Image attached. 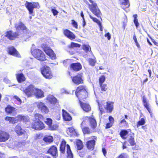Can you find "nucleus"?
Masks as SVG:
<instances>
[{
	"mask_svg": "<svg viewBox=\"0 0 158 158\" xmlns=\"http://www.w3.org/2000/svg\"><path fill=\"white\" fill-rule=\"evenodd\" d=\"M75 94L77 98L80 105L81 108L85 112H89L91 110L90 105L83 102L89 98L88 89L85 85H81L77 86L75 91Z\"/></svg>",
	"mask_w": 158,
	"mask_h": 158,
	"instance_id": "f257e3e1",
	"label": "nucleus"
},
{
	"mask_svg": "<svg viewBox=\"0 0 158 158\" xmlns=\"http://www.w3.org/2000/svg\"><path fill=\"white\" fill-rule=\"evenodd\" d=\"M34 122L31 125V127L33 129L40 130L45 128L44 124L40 121V120L44 119L43 115L39 113H36L34 114Z\"/></svg>",
	"mask_w": 158,
	"mask_h": 158,
	"instance_id": "f03ea898",
	"label": "nucleus"
},
{
	"mask_svg": "<svg viewBox=\"0 0 158 158\" xmlns=\"http://www.w3.org/2000/svg\"><path fill=\"white\" fill-rule=\"evenodd\" d=\"M88 122L91 129L95 131L97 124V121L94 116H85L83 118L82 122V124L83 125H87Z\"/></svg>",
	"mask_w": 158,
	"mask_h": 158,
	"instance_id": "7ed1b4c3",
	"label": "nucleus"
},
{
	"mask_svg": "<svg viewBox=\"0 0 158 158\" xmlns=\"http://www.w3.org/2000/svg\"><path fill=\"white\" fill-rule=\"evenodd\" d=\"M31 53L35 59L40 61L43 62L47 60L45 54L40 49H34L31 50Z\"/></svg>",
	"mask_w": 158,
	"mask_h": 158,
	"instance_id": "20e7f679",
	"label": "nucleus"
},
{
	"mask_svg": "<svg viewBox=\"0 0 158 158\" xmlns=\"http://www.w3.org/2000/svg\"><path fill=\"white\" fill-rule=\"evenodd\" d=\"M40 72L43 76L46 79H50L53 76L50 68L48 66L44 65L41 68Z\"/></svg>",
	"mask_w": 158,
	"mask_h": 158,
	"instance_id": "39448f33",
	"label": "nucleus"
},
{
	"mask_svg": "<svg viewBox=\"0 0 158 158\" xmlns=\"http://www.w3.org/2000/svg\"><path fill=\"white\" fill-rule=\"evenodd\" d=\"M71 78L72 82L77 85L84 83L83 73H78L76 75L71 77Z\"/></svg>",
	"mask_w": 158,
	"mask_h": 158,
	"instance_id": "423d86ee",
	"label": "nucleus"
},
{
	"mask_svg": "<svg viewBox=\"0 0 158 158\" xmlns=\"http://www.w3.org/2000/svg\"><path fill=\"white\" fill-rule=\"evenodd\" d=\"M41 47L44 52L52 59L54 60L56 59V55L54 53V51L50 47H48L46 44H43L41 45Z\"/></svg>",
	"mask_w": 158,
	"mask_h": 158,
	"instance_id": "0eeeda50",
	"label": "nucleus"
},
{
	"mask_svg": "<svg viewBox=\"0 0 158 158\" xmlns=\"http://www.w3.org/2000/svg\"><path fill=\"white\" fill-rule=\"evenodd\" d=\"M25 6L30 15L33 14L34 9L40 7L39 4L37 2H29L27 1H26Z\"/></svg>",
	"mask_w": 158,
	"mask_h": 158,
	"instance_id": "6e6552de",
	"label": "nucleus"
},
{
	"mask_svg": "<svg viewBox=\"0 0 158 158\" xmlns=\"http://www.w3.org/2000/svg\"><path fill=\"white\" fill-rule=\"evenodd\" d=\"M20 34L19 32H13L12 30L7 31L5 33L4 36L10 40H13L19 37Z\"/></svg>",
	"mask_w": 158,
	"mask_h": 158,
	"instance_id": "1a4fd4ad",
	"label": "nucleus"
},
{
	"mask_svg": "<svg viewBox=\"0 0 158 158\" xmlns=\"http://www.w3.org/2000/svg\"><path fill=\"white\" fill-rule=\"evenodd\" d=\"M92 3L91 4H89V10L94 15L97 17L100 18L101 20H102L101 16L102 13L97 6L96 3Z\"/></svg>",
	"mask_w": 158,
	"mask_h": 158,
	"instance_id": "9d476101",
	"label": "nucleus"
},
{
	"mask_svg": "<svg viewBox=\"0 0 158 158\" xmlns=\"http://www.w3.org/2000/svg\"><path fill=\"white\" fill-rule=\"evenodd\" d=\"M52 122V120L51 118H48L46 119L44 122L48 126L50 130L55 131L57 130L59 127L58 124L57 123L53 124Z\"/></svg>",
	"mask_w": 158,
	"mask_h": 158,
	"instance_id": "9b49d317",
	"label": "nucleus"
},
{
	"mask_svg": "<svg viewBox=\"0 0 158 158\" xmlns=\"http://www.w3.org/2000/svg\"><path fill=\"white\" fill-rule=\"evenodd\" d=\"M35 88L34 85L30 84L25 89L22 90V91L27 97H30L34 96Z\"/></svg>",
	"mask_w": 158,
	"mask_h": 158,
	"instance_id": "f8f14e48",
	"label": "nucleus"
},
{
	"mask_svg": "<svg viewBox=\"0 0 158 158\" xmlns=\"http://www.w3.org/2000/svg\"><path fill=\"white\" fill-rule=\"evenodd\" d=\"M8 53L15 57L20 58L21 55L18 51L13 46H10L7 48Z\"/></svg>",
	"mask_w": 158,
	"mask_h": 158,
	"instance_id": "ddd939ff",
	"label": "nucleus"
},
{
	"mask_svg": "<svg viewBox=\"0 0 158 158\" xmlns=\"http://www.w3.org/2000/svg\"><path fill=\"white\" fill-rule=\"evenodd\" d=\"M71 70L77 72L80 71L82 69L81 64L79 62L73 63L71 64L69 66Z\"/></svg>",
	"mask_w": 158,
	"mask_h": 158,
	"instance_id": "4468645a",
	"label": "nucleus"
},
{
	"mask_svg": "<svg viewBox=\"0 0 158 158\" xmlns=\"http://www.w3.org/2000/svg\"><path fill=\"white\" fill-rule=\"evenodd\" d=\"M10 138V135L8 132L0 130V142H5Z\"/></svg>",
	"mask_w": 158,
	"mask_h": 158,
	"instance_id": "2eb2a0df",
	"label": "nucleus"
},
{
	"mask_svg": "<svg viewBox=\"0 0 158 158\" xmlns=\"http://www.w3.org/2000/svg\"><path fill=\"white\" fill-rule=\"evenodd\" d=\"M90 137L93 139L87 141L86 143V146L88 149L93 150L94 148L96 142L95 140L96 139L97 137L95 136H91Z\"/></svg>",
	"mask_w": 158,
	"mask_h": 158,
	"instance_id": "dca6fc26",
	"label": "nucleus"
},
{
	"mask_svg": "<svg viewBox=\"0 0 158 158\" xmlns=\"http://www.w3.org/2000/svg\"><path fill=\"white\" fill-rule=\"evenodd\" d=\"M47 152L53 157H56L58 156L57 148L56 146L54 145L49 147Z\"/></svg>",
	"mask_w": 158,
	"mask_h": 158,
	"instance_id": "f3484780",
	"label": "nucleus"
},
{
	"mask_svg": "<svg viewBox=\"0 0 158 158\" xmlns=\"http://www.w3.org/2000/svg\"><path fill=\"white\" fill-rule=\"evenodd\" d=\"M37 107L42 112L47 114L49 112V109L45 104L42 102H40L36 103Z\"/></svg>",
	"mask_w": 158,
	"mask_h": 158,
	"instance_id": "a211bd4d",
	"label": "nucleus"
},
{
	"mask_svg": "<svg viewBox=\"0 0 158 158\" xmlns=\"http://www.w3.org/2000/svg\"><path fill=\"white\" fill-rule=\"evenodd\" d=\"M15 131L18 136H20L22 135H26V138H27V134L26 132L22 128L20 125L18 124L16 126L15 129Z\"/></svg>",
	"mask_w": 158,
	"mask_h": 158,
	"instance_id": "6ab92c4d",
	"label": "nucleus"
},
{
	"mask_svg": "<svg viewBox=\"0 0 158 158\" xmlns=\"http://www.w3.org/2000/svg\"><path fill=\"white\" fill-rule=\"evenodd\" d=\"M66 132L70 136H78L79 135L78 131L72 127L68 128L66 130Z\"/></svg>",
	"mask_w": 158,
	"mask_h": 158,
	"instance_id": "aec40b11",
	"label": "nucleus"
},
{
	"mask_svg": "<svg viewBox=\"0 0 158 158\" xmlns=\"http://www.w3.org/2000/svg\"><path fill=\"white\" fill-rule=\"evenodd\" d=\"M87 125H83L81 123V127L84 134H89L93 132H95V131L91 130L89 127L85 126Z\"/></svg>",
	"mask_w": 158,
	"mask_h": 158,
	"instance_id": "412c9836",
	"label": "nucleus"
},
{
	"mask_svg": "<svg viewBox=\"0 0 158 158\" xmlns=\"http://www.w3.org/2000/svg\"><path fill=\"white\" fill-rule=\"evenodd\" d=\"M34 95L39 98H42L44 97V93L41 89L35 88Z\"/></svg>",
	"mask_w": 158,
	"mask_h": 158,
	"instance_id": "4be33fe9",
	"label": "nucleus"
},
{
	"mask_svg": "<svg viewBox=\"0 0 158 158\" xmlns=\"http://www.w3.org/2000/svg\"><path fill=\"white\" fill-rule=\"evenodd\" d=\"M64 35L71 40H73L76 38L75 35L71 31L68 29H65L63 31Z\"/></svg>",
	"mask_w": 158,
	"mask_h": 158,
	"instance_id": "5701e85b",
	"label": "nucleus"
},
{
	"mask_svg": "<svg viewBox=\"0 0 158 158\" xmlns=\"http://www.w3.org/2000/svg\"><path fill=\"white\" fill-rule=\"evenodd\" d=\"M62 116L64 121H67L72 120V117L69 113L64 109L62 110Z\"/></svg>",
	"mask_w": 158,
	"mask_h": 158,
	"instance_id": "b1692460",
	"label": "nucleus"
},
{
	"mask_svg": "<svg viewBox=\"0 0 158 158\" xmlns=\"http://www.w3.org/2000/svg\"><path fill=\"white\" fill-rule=\"evenodd\" d=\"M46 99L51 104L53 105H59L57 99L51 95L48 96Z\"/></svg>",
	"mask_w": 158,
	"mask_h": 158,
	"instance_id": "393cba45",
	"label": "nucleus"
},
{
	"mask_svg": "<svg viewBox=\"0 0 158 158\" xmlns=\"http://www.w3.org/2000/svg\"><path fill=\"white\" fill-rule=\"evenodd\" d=\"M17 123L19 122L23 121V122H28L29 120V118L27 115H23L19 114L16 116Z\"/></svg>",
	"mask_w": 158,
	"mask_h": 158,
	"instance_id": "a878e982",
	"label": "nucleus"
},
{
	"mask_svg": "<svg viewBox=\"0 0 158 158\" xmlns=\"http://www.w3.org/2000/svg\"><path fill=\"white\" fill-rule=\"evenodd\" d=\"M16 77L17 80L19 83H21L26 81V78L23 73L17 74Z\"/></svg>",
	"mask_w": 158,
	"mask_h": 158,
	"instance_id": "bb28decb",
	"label": "nucleus"
},
{
	"mask_svg": "<svg viewBox=\"0 0 158 158\" xmlns=\"http://www.w3.org/2000/svg\"><path fill=\"white\" fill-rule=\"evenodd\" d=\"M15 28L17 31H27V27L22 22H19L18 24H15Z\"/></svg>",
	"mask_w": 158,
	"mask_h": 158,
	"instance_id": "cd10ccee",
	"label": "nucleus"
},
{
	"mask_svg": "<svg viewBox=\"0 0 158 158\" xmlns=\"http://www.w3.org/2000/svg\"><path fill=\"white\" fill-rule=\"evenodd\" d=\"M5 120L9 124H15L17 123V118L16 117L6 116L5 118Z\"/></svg>",
	"mask_w": 158,
	"mask_h": 158,
	"instance_id": "c85d7f7f",
	"label": "nucleus"
},
{
	"mask_svg": "<svg viewBox=\"0 0 158 158\" xmlns=\"http://www.w3.org/2000/svg\"><path fill=\"white\" fill-rule=\"evenodd\" d=\"M106 109L107 112L111 113L113 109L114 102H106Z\"/></svg>",
	"mask_w": 158,
	"mask_h": 158,
	"instance_id": "c756f323",
	"label": "nucleus"
},
{
	"mask_svg": "<svg viewBox=\"0 0 158 158\" xmlns=\"http://www.w3.org/2000/svg\"><path fill=\"white\" fill-rule=\"evenodd\" d=\"M16 110L15 108L10 105H7L5 108V111L7 114H11Z\"/></svg>",
	"mask_w": 158,
	"mask_h": 158,
	"instance_id": "7c9ffc66",
	"label": "nucleus"
},
{
	"mask_svg": "<svg viewBox=\"0 0 158 158\" xmlns=\"http://www.w3.org/2000/svg\"><path fill=\"white\" fill-rule=\"evenodd\" d=\"M44 141L47 144L52 143L54 140L53 138L51 135H46L43 138Z\"/></svg>",
	"mask_w": 158,
	"mask_h": 158,
	"instance_id": "2f4dec72",
	"label": "nucleus"
},
{
	"mask_svg": "<svg viewBox=\"0 0 158 158\" xmlns=\"http://www.w3.org/2000/svg\"><path fill=\"white\" fill-rule=\"evenodd\" d=\"M128 130L131 131V133L130 134V136L128 140V142L130 143L131 146H134L135 145L136 143L134 139V133L131 132V130L130 129Z\"/></svg>",
	"mask_w": 158,
	"mask_h": 158,
	"instance_id": "473e14b6",
	"label": "nucleus"
},
{
	"mask_svg": "<svg viewBox=\"0 0 158 158\" xmlns=\"http://www.w3.org/2000/svg\"><path fill=\"white\" fill-rule=\"evenodd\" d=\"M66 142L64 139H62L60 144L59 150L61 153L64 154L65 152V148Z\"/></svg>",
	"mask_w": 158,
	"mask_h": 158,
	"instance_id": "72a5a7b5",
	"label": "nucleus"
},
{
	"mask_svg": "<svg viewBox=\"0 0 158 158\" xmlns=\"http://www.w3.org/2000/svg\"><path fill=\"white\" fill-rule=\"evenodd\" d=\"M142 102L144 106L147 110L149 113H151V110L149 106V104L147 100V99L144 96H143L142 98Z\"/></svg>",
	"mask_w": 158,
	"mask_h": 158,
	"instance_id": "f704fd0d",
	"label": "nucleus"
},
{
	"mask_svg": "<svg viewBox=\"0 0 158 158\" xmlns=\"http://www.w3.org/2000/svg\"><path fill=\"white\" fill-rule=\"evenodd\" d=\"M108 119L109 120V122L106 124L105 127V128L106 129L110 128L113 125L114 122V118L111 116H109L108 118Z\"/></svg>",
	"mask_w": 158,
	"mask_h": 158,
	"instance_id": "c9c22d12",
	"label": "nucleus"
},
{
	"mask_svg": "<svg viewBox=\"0 0 158 158\" xmlns=\"http://www.w3.org/2000/svg\"><path fill=\"white\" fill-rule=\"evenodd\" d=\"M129 131H128L126 130H121L119 134L121 137L123 139H126L127 138V136L128 135Z\"/></svg>",
	"mask_w": 158,
	"mask_h": 158,
	"instance_id": "e433bc0d",
	"label": "nucleus"
},
{
	"mask_svg": "<svg viewBox=\"0 0 158 158\" xmlns=\"http://www.w3.org/2000/svg\"><path fill=\"white\" fill-rule=\"evenodd\" d=\"M89 17L94 22L96 23L98 25L99 27L100 30L101 31H103V28L100 22L96 18L90 15H89Z\"/></svg>",
	"mask_w": 158,
	"mask_h": 158,
	"instance_id": "4c0bfd02",
	"label": "nucleus"
},
{
	"mask_svg": "<svg viewBox=\"0 0 158 158\" xmlns=\"http://www.w3.org/2000/svg\"><path fill=\"white\" fill-rule=\"evenodd\" d=\"M66 146L67 158H73V155L71 150L70 146L68 144H67Z\"/></svg>",
	"mask_w": 158,
	"mask_h": 158,
	"instance_id": "58836bf2",
	"label": "nucleus"
},
{
	"mask_svg": "<svg viewBox=\"0 0 158 158\" xmlns=\"http://www.w3.org/2000/svg\"><path fill=\"white\" fill-rule=\"evenodd\" d=\"M121 5L122 8L124 10L128 8L130 5L129 0H123V2H121Z\"/></svg>",
	"mask_w": 158,
	"mask_h": 158,
	"instance_id": "ea45409f",
	"label": "nucleus"
},
{
	"mask_svg": "<svg viewBox=\"0 0 158 158\" xmlns=\"http://www.w3.org/2000/svg\"><path fill=\"white\" fill-rule=\"evenodd\" d=\"M76 145L78 150H81L83 148V143L80 139H77L76 140Z\"/></svg>",
	"mask_w": 158,
	"mask_h": 158,
	"instance_id": "a19ab883",
	"label": "nucleus"
},
{
	"mask_svg": "<svg viewBox=\"0 0 158 158\" xmlns=\"http://www.w3.org/2000/svg\"><path fill=\"white\" fill-rule=\"evenodd\" d=\"M88 61L89 64L92 66H94L95 65L97 61L95 58L94 59L89 58L88 59Z\"/></svg>",
	"mask_w": 158,
	"mask_h": 158,
	"instance_id": "79ce46f5",
	"label": "nucleus"
},
{
	"mask_svg": "<svg viewBox=\"0 0 158 158\" xmlns=\"http://www.w3.org/2000/svg\"><path fill=\"white\" fill-rule=\"evenodd\" d=\"M82 49L86 52L91 51L90 47L89 45L83 44L82 46Z\"/></svg>",
	"mask_w": 158,
	"mask_h": 158,
	"instance_id": "37998d69",
	"label": "nucleus"
},
{
	"mask_svg": "<svg viewBox=\"0 0 158 158\" xmlns=\"http://www.w3.org/2000/svg\"><path fill=\"white\" fill-rule=\"evenodd\" d=\"M133 17H134L133 22L135 24L136 28H138L139 26V24L138 22V20L137 19V15L136 14H134L133 15Z\"/></svg>",
	"mask_w": 158,
	"mask_h": 158,
	"instance_id": "c03bdc74",
	"label": "nucleus"
},
{
	"mask_svg": "<svg viewBox=\"0 0 158 158\" xmlns=\"http://www.w3.org/2000/svg\"><path fill=\"white\" fill-rule=\"evenodd\" d=\"M101 90L102 92L106 91L108 89V86L106 84H102L99 85Z\"/></svg>",
	"mask_w": 158,
	"mask_h": 158,
	"instance_id": "a18cd8bd",
	"label": "nucleus"
},
{
	"mask_svg": "<svg viewBox=\"0 0 158 158\" xmlns=\"http://www.w3.org/2000/svg\"><path fill=\"white\" fill-rule=\"evenodd\" d=\"M81 46V45L80 44L74 42H71L69 47V48H80Z\"/></svg>",
	"mask_w": 158,
	"mask_h": 158,
	"instance_id": "49530a36",
	"label": "nucleus"
},
{
	"mask_svg": "<svg viewBox=\"0 0 158 158\" xmlns=\"http://www.w3.org/2000/svg\"><path fill=\"white\" fill-rule=\"evenodd\" d=\"M145 123V120L144 118H141L140 120L137 122L136 126L137 127H139L140 126L143 125Z\"/></svg>",
	"mask_w": 158,
	"mask_h": 158,
	"instance_id": "de8ad7c7",
	"label": "nucleus"
},
{
	"mask_svg": "<svg viewBox=\"0 0 158 158\" xmlns=\"http://www.w3.org/2000/svg\"><path fill=\"white\" fill-rule=\"evenodd\" d=\"M120 124L123 127H127L128 126V123L124 119H123L120 121Z\"/></svg>",
	"mask_w": 158,
	"mask_h": 158,
	"instance_id": "09e8293b",
	"label": "nucleus"
},
{
	"mask_svg": "<svg viewBox=\"0 0 158 158\" xmlns=\"http://www.w3.org/2000/svg\"><path fill=\"white\" fill-rule=\"evenodd\" d=\"M105 109H106V107L103 104H101L99 106V110L101 115H102L103 113H105Z\"/></svg>",
	"mask_w": 158,
	"mask_h": 158,
	"instance_id": "8fccbe9b",
	"label": "nucleus"
},
{
	"mask_svg": "<svg viewBox=\"0 0 158 158\" xmlns=\"http://www.w3.org/2000/svg\"><path fill=\"white\" fill-rule=\"evenodd\" d=\"M106 77L104 75H101L99 77L98 82L99 84H103L106 81Z\"/></svg>",
	"mask_w": 158,
	"mask_h": 158,
	"instance_id": "3c124183",
	"label": "nucleus"
},
{
	"mask_svg": "<svg viewBox=\"0 0 158 158\" xmlns=\"http://www.w3.org/2000/svg\"><path fill=\"white\" fill-rule=\"evenodd\" d=\"M117 158H129V157L127 153L123 152L118 156Z\"/></svg>",
	"mask_w": 158,
	"mask_h": 158,
	"instance_id": "603ef678",
	"label": "nucleus"
},
{
	"mask_svg": "<svg viewBox=\"0 0 158 158\" xmlns=\"http://www.w3.org/2000/svg\"><path fill=\"white\" fill-rule=\"evenodd\" d=\"M133 39L134 40L136 46L138 48H139L140 47V45L137 41L136 37L135 35H134L133 36Z\"/></svg>",
	"mask_w": 158,
	"mask_h": 158,
	"instance_id": "864d4df0",
	"label": "nucleus"
},
{
	"mask_svg": "<svg viewBox=\"0 0 158 158\" xmlns=\"http://www.w3.org/2000/svg\"><path fill=\"white\" fill-rule=\"evenodd\" d=\"M71 23L73 26L75 28L77 29L78 28L77 23L73 19L71 20Z\"/></svg>",
	"mask_w": 158,
	"mask_h": 158,
	"instance_id": "5fc2aeb1",
	"label": "nucleus"
},
{
	"mask_svg": "<svg viewBox=\"0 0 158 158\" xmlns=\"http://www.w3.org/2000/svg\"><path fill=\"white\" fill-rule=\"evenodd\" d=\"M52 12V13L53 15L54 16H56L58 14L59 12L57 11L55 9L53 8L51 10Z\"/></svg>",
	"mask_w": 158,
	"mask_h": 158,
	"instance_id": "6e6d98bb",
	"label": "nucleus"
},
{
	"mask_svg": "<svg viewBox=\"0 0 158 158\" xmlns=\"http://www.w3.org/2000/svg\"><path fill=\"white\" fill-rule=\"evenodd\" d=\"M105 36L106 37L108 40H110L111 39V35L109 32H107L105 34Z\"/></svg>",
	"mask_w": 158,
	"mask_h": 158,
	"instance_id": "4d7b16f0",
	"label": "nucleus"
},
{
	"mask_svg": "<svg viewBox=\"0 0 158 158\" xmlns=\"http://www.w3.org/2000/svg\"><path fill=\"white\" fill-rule=\"evenodd\" d=\"M13 98L16 99L19 102L21 103L22 101L21 99L17 96L15 95L13 97Z\"/></svg>",
	"mask_w": 158,
	"mask_h": 158,
	"instance_id": "13d9d810",
	"label": "nucleus"
},
{
	"mask_svg": "<svg viewBox=\"0 0 158 158\" xmlns=\"http://www.w3.org/2000/svg\"><path fill=\"white\" fill-rule=\"evenodd\" d=\"M102 151L104 156H106L107 152L106 149L104 148H102Z\"/></svg>",
	"mask_w": 158,
	"mask_h": 158,
	"instance_id": "bf43d9fd",
	"label": "nucleus"
},
{
	"mask_svg": "<svg viewBox=\"0 0 158 158\" xmlns=\"http://www.w3.org/2000/svg\"><path fill=\"white\" fill-rule=\"evenodd\" d=\"M126 142H125L123 144L122 148L123 149H126L127 148V147H126Z\"/></svg>",
	"mask_w": 158,
	"mask_h": 158,
	"instance_id": "052dcab7",
	"label": "nucleus"
},
{
	"mask_svg": "<svg viewBox=\"0 0 158 158\" xmlns=\"http://www.w3.org/2000/svg\"><path fill=\"white\" fill-rule=\"evenodd\" d=\"M135 146L132 148V149L134 150H138L139 149L138 146Z\"/></svg>",
	"mask_w": 158,
	"mask_h": 158,
	"instance_id": "680f3d73",
	"label": "nucleus"
},
{
	"mask_svg": "<svg viewBox=\"0 0 158 158\" xmlns=\"http://www.w3.org/2000/svg\"><path fill=\"white\" fill-rule=\"evenodd\" d=\"M127 19L126 20V21L125 22H123V27L124 29L125 28V27H126V25H127Z\"/></svg>",
	"mask_w": 158,
	"mask_h": 158,
	"instance_id": "e2e57ef3",
	"label": "nucleus"
},
{
	"mask_svg": "<svg viewBox=\"0 0 158 158\" xmlns=\"http://www.w3.org/2000/svg\"><path fill=\"white\" fill-rule=\"evenodd\" d=\"M142 129H143L144 130L146 131L147 130V127L146 125H145L144 126H143L142 127Z\"/></svg>",
	"mask_w": 158,
	"mask_h": 158,
	"instance_id": "0e129e2a",
	"label": "nucleus"
},
{
	"mask_svg": "<svg viewBox=\"0 0 158 158\" xmlns=\"http://www.w3.org/2000/svg\"><path fill=\"white\" fill-rule=\"evenodd\" d=\"M152 42L155 45L158 46V43L155 40H153V41H152Z\"/></svg>",
	"mask_w": 158,
	"mask_h": 158,
	"instance_id": "69168bd1",
	"label": "nucleus"
},
{
	"mask_svg": "<svg viewBox=\"0 0 158 158\" xmlns=\"http://www.w3.org/2000/svg\"><path fill=\"white\" fill-rule=\"evenodd\" d=\"M80 14H81V16L82 17L83 19L84 20V15H83V12L82 11L81 12ZM84 22H85L84 21Z\"/></svg>",
	"mask_w": 158,
	"mask_h": 158,
	"instance_id": "338daca9",
	"label": "nucleus"
},
{
	"mask_svg": "<svg viewBox=\"0 0 158 158\" xmlns=\"http://www.w3.org/2000/svg\"><path fill=\"white\" fill-rule=\"evenodd\" d=\"M42 158H52L50 156L47 155H45L43 156Z\"/></svg>",
	"mask_w": 158,
	"mask_h": 158,
	"instance_id": "774afa93",
	"label": "nucleus"
}]
</instances>
